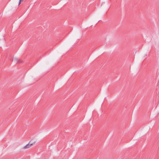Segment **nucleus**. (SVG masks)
I'll return each instance as SVG.
<instances>
[{
  "label": "nucleus",
  "mask_w": 159,
  "mask_h": 159,
  "mask_svg": "<svg viewBox=\"0 0 159 159\" xmlns=\"http://www.w3.org/2000/svg\"><path fill=\"white\" fill-rule=\"evenodd\" d=\"M31 141H30L28 144H27V145H26L23 148V149H26L28 148H30L31 146L32 145H33V143H35V141H34V142L33 143H30Z\"/></svg>",
  "instance_id": "1"
},
{
  "label": "nucleus",
  "mask_w": 159,
  "mask_h": 159,
  "mask_svg": "<svg viewBox=\"0 0 159 159\" xmlns=\"http://www.w3.org/2000/svg\"><path fill=\"white\" fill-rule=\"evenodd\" d=\"M23 0H19V5L20 3V2L23 1Z\"/></svg>",
  "instance_id": "4"
},
{
  "label": "nucleus",
  "mask_w": 159,
  "mask_h": 159,
  "mask_svg": "<svg viewBox=\"0 0 159 159\" xmlns=\"http://www.w3.org/2000/svg\"><path fill=\"white\" fill-rule=\"evenodd\" d=\"M22 62V61L21 60L19 59L18 60V61H17V63H21Z\"/></svg>",
  "instance_id": "3"
},
{
  "label": "nucleus",
  "mask_w": 159,
  "mask_h": 159,
  "mask_svg": "<svg viewBox=\"0 0 159 159\" xmlns=\"http://www.w3.org/2000/svg\"><path fill=\"white\" fill-rule=\"evenodd\" d=\"M19 59L17 58H15L14 59V61H15L17 63Z\"/></svg>",
  "instance_id": "2"
}]
</instances>
